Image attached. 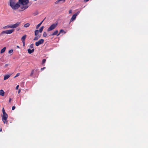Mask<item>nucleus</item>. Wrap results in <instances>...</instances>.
Masks as SVG:
<instances>
[{"label":"nucleus","instance_id":"obj_15","mask_svg":"<svg viewBox=\"0 0 148 148\" xmlns=\"http://www.w3.org/2000/svg\"><path fill=\"white\" fill-rule=\"evenodd\" d=\"M6 49V47H4L2 49H1L0 51L1 53H2L5 52Z\"/></svg>","mask_w":148,"mask_h":148},{"label":"nucleus","instance_id":"obj_34","mask_svg":"<svg viewBox=\"0 0 148 148\" xmlns=\"http://www.w3.org/2000/svg\"><path fill=\"white\" fill-rule=\"evenodd\" d=\"M45 69V67H43V68H42L41 69V71H43V70H44V69Z\"/></svg>","mask_w":148,"mask_h":148},{"label":"nucleus","instance_id":"obj_33","mask_svg":"<svg viewBox=\"0 0 148 148\" xmlns=\"http://www.w3.org/2000/svg\"><path fill=\"white\" fill-rule=\"evenodd\" d=\"M15 108V107L14 106H13L12 107V110H14Z\"/></svg>","mask_w":148,"mask_h":148},{"label":"nucleus","instance_id":"obj_14","mask_svg":"<svg viewBox=\"0 0 148 148\" xmlns=\"http://www.w3.org/2000/svg\"><path fill=\"white\" fill-rule=\"evenodd\" d=\"M4 91L2 90H0V95L2 96H3L4 95Z\"/></svg>","mask_w":148,"mask_h":148},{"label":"nucleus","instance_id":"obj_26","mask_svg":"<svg viewBox=\"0 0 148 148\" xmlns=\"http://www.w3.org/2000/svg\"><path fill=\"white\" fill-rule=\"evenodd\" d=\"M46 61V60L45 59H44L42 60V64L43 65V64L45 63Z\"/></svg>","mask_w":148,"mask_h":148},{"label":"nucleus","instance_id":"obj_19","mask_svg":"<svg viewBox=\"0 0 148 148\" xmlns=\"http://www.w3.org/2000/svg\"><path fill=\"white\" fill-rule=\"evenodd\" d=\"M44 28V27L43 26H42L40 28V29H39V32H40V33H41L42 31H43V29Z\"/></svg>","mask_w":148,"mask_h":148},{"label":"nucleus","instance_id":"obj_11","mask_svg":"<svg viewBox=\"0 0 148 148\" xmlns=\"http://www.w3.org/2000/svg\"><path fill=\"white\" fill-rule=\"evenodd\" d=\"M34 51V49H33L32 50L30 49H28L27 51L29 53L31 54Z\"/></svg>","mask_w":148,"mask_h":148},{"label":"nucleus","instance_id":"obj_30","mask_svg":"<svg viewBox=\"0 0 148 148\" xmlns=\"http://www.w3.org/2000/svg\"><path fill=\"white\" fill-rule=\"evenodd\" d=\"M34 47V44H31L30 45V47L31 48H33Z\"/></svg>","mask_w":148,"mask_h":148},{"label":"nucleus","instance_id":"obj_29","mask_svg":"<svg viewBox=\"0 0 148 148\" xmlns=\"http://www.w3.org/2000/svg\"><path fill=\"white\" fill-rule=\"evenodd\" d=\"M80 13V11H78L76 13H75V14H74L75 15H76V16H77V15H78L79 13Z\"/></svg>","mask_w":148,"mask_h":148},{"label":"nucleus","instance_id":"obj_12","mask_svg":"<svg viewBox=\"0 0 148 148\" xmlns=\"http://www.w3.org/2000/svg\"><path fill=\"white\" fill-rule=\"evenodd\" d=\"M26 37L27 35H25L23 36L21 38V40L22 41H25V40L26 39Z\"/></svg>","mask_w":148,"mask_h":148},{"label":"nucleus","instance_id":"obj_9","mask_svg":"<svg viewBox=\"0 0 148 148\" xmlns=\"http://www.w3.org/2000/svg\"><path fill=\"white\" fill-rule=\"evenodd\" d=\"M76 15H75L74 14H73L70 19V23L75 20L76 18Z\"/></svg>","mask_w":148,"mask_h":148},{"label":"nucleus","instance_id":"obj_38","mask_svg":"<svg viewBox=\"0 0 148 148\" xmlns=\"http://www.w3.org/2000/svg\"><path fill=\"white\" fill-rule=\"evenodd\" d=\"M89 0H84V1L85 2H87Z\"/></svg>","mask_w":148,"mask_h":148},{"label":"nucleus","instance_id":"obj_37","mask_svg":"<svg viewBox=\"0 0 148 148\" xmlns=\"http://www.w3.org/2000/svg\"><path fill=\"white\" fill-rule=\"evenodd\" d=\"M18 87H19V85H17V86H16V89H18Z\"/></svg>","mask_w":148,"mask_h":148},{"label":"nucleus","instance_id":"obj_8","mask_svg":"<svg viewBox=\"0 0 148 148\" xmlns=\"http://www.w3.org/2000/svg\"><path fill=\"white\" fill-rule=\"evenodd\" d=\"M33 39V40L34 41L37 40L38 39L40 38L41 36V35L40 34H38V36H36Z\"/></svg>","mask_w":148,"mask_h":148},{"label":"nucleus","instance_id":"obj_31","mask_svg":"<svg viewBox=\"0 0 148 148\" xmlns=\"http://www.w3.org/2000/svg\"><path fill=\"white\" fill-rule=\"evenodd\" d=\"M72 10H70L69 11V14H71L72 12Z\"/></svg>","mask_w":148,"mask_h":148},{"label":"nucleus","instance_id":"obj_20","mask_svg":"<svg viewBox=\"0 0 148 148\" xmlns=\"http://www.w3.org/2000/svg\"><path fill=\"white\" fill-rule=\"evenodd\" d=\"M11 28V25H8L5 26H4L3 27V29H6V28Z\"/></svg>","mask_w":148,"mask_h":148},{"label":"nucleus","instance_id":"obj_17","mask_svg":"<svg viewBox=\"0 0 148 148\" xmlns=\"http://www.w3.org/2000/svg\"><path fill=\"white\" fill-rule=\"evenodd\" d=\"M58 32L57 30H56L51 35L52 36H54L57 34Z\"/></svg>","mask_w":148,"mask_h":148},{"label":"nucleus","instance_id":"obj_2","mask_svg":"<svg viewBox=\"0 0 148 148\" xmlns=\"http://www.w3.org/2000/svg\"><path fill=\"white\" fill-rule=\"evenodd\" d=\"M10 5L13 10H16L20 6L18 3H16V0H10Z\"/></svg>","mask_w":148,"mask_h":148},{"label":"nucleus","instance_id":"obj_7","mask_svg":"<svg viewBox=\"0 0 148 148\" xmlns=\"http://www.w3.org/2000/svg\"><path fill=\"white\" fill-rule=\"evenodd\" d=\"M21 23V22H16L15 24L11 25V27L12 28H15L19 26Z\"/></svg>","mask_w":148,"mask_h":148},{"label":"nucleus","instance_id":"obj_5","mask_svg":"<svg viewBox=\"0 0 148 148\" xmlns=\"http://www.w3.org/2000/svg\"><path fill=\"white\" fill-rule=\"evenodd\" d=\"M57 24H53L47 29V31L49 32L54 29L57 26Z\"/></svg>","mask_w":148,"mask_h":148},{"label":"nucleus","instance_id":"obj_22","mask_svg":"<svg viewBox=\"0 0 148 148\" xmlns=\"http://www.w3.org/2000/svg\"><path fill=\"white\" fill-rule=\"evenodd\" d=\"M64 32V31L62 30V29H61L60 30V32H59V33L57 34V36H58L59 35V34H60V33H63V32Z\"/></svg>","mask_w":148,"mask_h":148},{"label":"nucleus","instance_id":"obj_24","mask_svg":"<svg viewBox=\"0 0 148 148\" xmlns=\"http://www.w3.org/2000/svg\"><path fill=\"white\" fill-rule=\"evenodd\" d=\"M47 36V34L46 32H44L43 33V36L44 37H46Z\"/></svg>","mask_w":148,"mask_h":148},{"label":"nucleus","instance_id":"obj_3","mask_svg":"<svg viewBox=\"0 0 148 148\" xmlns=\"http://www.w3.org/2000/svg\"><path fill=\"white\" fill-rule=\"evenodd\" d=\"M13 29H10L9 30H6L2 32L0 34V35H2L3 34H11L14 32Z\"/></svg>","mask_w":148,"mask_h":148},{"label":"nucleus","instance_id":"obj_42","mask_svg":"<svg viewBox=\"0 0 148 148\" xmlns=\"http://www.w3.org/2000/svg\"><path fill=\"white\" fill-rule=\"evenodd\" d=\"M17 47L18 48H19V47L18 46H17Z\"/></svg>","mask_w":148,"mask_h":148},{"label":"nucleus","instance_id":"obj_32","mask_svg":"<svg viewBox=\"0 0 148 148\" xmlns=\"http://www.w3.org/2000/svg\"><path fill=\"white\" fill-rule=\"evenodd\" d=\"M22 42L23 43V45L24 47L25 46V41H22Z\"/></svg>","mask_w":148,"mask_h":148},{"label":"nucleus","instance_id":"obj_23","mask_svg":"<svg viewBox=\"0 0 148 148\" xmlns=\"http://www.w3.org/2000/svg\"><path fill=\"white\" fill-rule=\"evenodd\" d=\"M2 112H3V115L7 114L5 112V110H4V108H3L2 109Z\"/></svg>","mask_w":148,"mask_h":148},{"label":"nucleus","instance_id":"obj_10","mask_svg":"<svg viewBox=\"0 0 148 148\" xmlns=\"http://www.w3.org/2000/svg\"><path fill=\"white\" fill-rule=\"evenodd\" d=\"M66 0H58L56 1L55 3V4H57L59 2H60L61 3H64Z\"/></svg>","mask_w":148,"mask_h":148},{"label":"nucleus","instance_id":"obj_16","mask_svg":"<svg viewBox=\"0 0 148 148\" xmlns=\"http://www.w3.org/2000/svg\"><path fill=\"white\" fill-rule=\"evenodd\" d=\"M39 32L38 30H36L35 31V36H37L38 35Z\"/></svg>","mask_w":148,"mask_h":148},{"label":"nucleus","instance_id":"obj_4","mask_svg":"<svg viewBox=\"0 0 148 148\" xmlns=\"http://www.w3.org/2000/svg\"><path fill=\"white\" fill-rule=\"evenodd\" d=\"M8 116L7 114H3L2 116V120L4 123H7L8 122L7 119Z\"/></svg>","mask_w":148,"mask_h":148},{"label":"nucleus","instance_id":"obj_39","mask_svg":"<svg viewBox=\"0 0 148 148\" xmlns=\"http://www.w3.org/2000/svg\"><path fill=\"white\" fill-rule=\"evenodd\" d=\"M2 131V129L1 128V129L0 130V132H1Z\"/></svg>","mask_w":148,"mask_h":148},{"label":"nucleus","instance_id":"obj_1","mask_svg":"<svg viewBox=\"0 0 148 148\" xmlns=\"http://www.w3.org/2000/svg\"><path fill=\"white\" fill-rule=\"evenodd\" d=\"M18 3L20 5V7L22 10L27 8L29 6L28 5V0H18Z\"/></svg>","mask_w":148,"mask_h":148},{"label":"nucleus","instance_id":"obj_13","mask_svg":"<svg viewBox=\"0 0 148 148\" xmlns=\"http://www.w3.org/2000/svg\"><path fill=\"white\" fill-rule=\"evenodd\" d=\"M10 77V75H6L4 76V80H5L8 79Z\"/></svg>","mask_w":148,"mask_h":148},{"label":"nucleus","instance_id":"obj_36","mask_svg":"<svg viewBox=\"0 0 148 148\" xmlns=\"http://www.w3.org/2000/svg\"><path fill=\"white\" fill-rule=\"evenodd\" d=\"M11 98H10L9 99V102H11Z\"/></svg>","mask_w":148,"mask_h":148},{"label":"nucleus","instance_id":"obj_28","mask_svg":"<svg viewBox=\"0 0 148 148\" xmlns=\"http://www.w3.org/2000/svg\"><path fill=\"white\" fill-rule=\"evenodd\" d=\"M20 75V73H17L16 75L14 77V78H16L18 76Z\"/></svg>","mask_w":148,"mask_h":148},{"label":"nucleus","instance_id":"obj_40","mask_svg":"<svg viewBox=\"0 0 148 148\" xmlns=\"http://www.w3.org/2000/svg\"><path fill=\"white\" fill-rule=\"evenodd\" d=\"M20 90H19L18 91V93H20Z\"/></svg>","mask_w":148,"mask_h":148},{"label":"nucleus","instance_id":"obj_21","mask_svg":"<svg viewBox=\"0 0 148 148\" xmlns=\"http://www.w3.org/2000/svg\"><path fill=\"white\" fill-rule=\"evenodd\" d=\"M29 23H27L25 24V25H24V27L26 28L27 27L29 26Z\"/></svg>","mask_w":148,"mask_h":148},{"label":"nucleus","instance_id":"obj_27","mask_svg":"<svg viewBox=\"0 0 148 148\" xmlns=\"http://www.w3.org/2000/svg\"><path fill=\"white\" fill-rule=\"evenodd\" d=\"M13 49H11L10 50L8 51V53H10V54L12 53L13 52Z\"/></svg>","mask_w":148,"mask_h":148},{"label":"nucleus","instance_id":"obj_41","mask_svg":"<svg viewBox=\"0 0 148 148\" xmlns=\"http://www.w3.org/2000/svg\"><path fill=\"white\" fill-rule=\"evenodd\" d=\"M37 14H34V16L36 15H37Z\"/></svg>","mask_w":148,"mask_h":148},{"label":"nucleus","instance_id":"obj_35","mask_svg":"<svg viewBox=\"0 0 148 148\" xmlns=\"http://www.w3.org/2000/svg\"><path fill=\"white\" fill-rule=\"evenodd\" d=\"M8 66V64H6L5 65V67H7Z\"/></svg>","mask_w":148,"mask_h":148},{"label":"nucleus","instance_id":"obj_6","mask_svg":"<svg viewBox=\"0 0 148 148\" xmlns=\"http://www.w3.org/2000/svg\"><path fill=\"white\" fill-rule=\"evenodd\" d=\"M44 42V40L42 39H41L38 41L36 42L35 44L36 46H38L40 45L43 44Z\"/></svg>","mask_w":148,"mask_h":148},{"label":"nucleus","instance_id":"obj_25","mask_svg":"<svg viewBox=\"0 0 148 148\" xmlns=\"http://www.w3.org/2000/svg\"><path fill=\"white\" fill-rule=\"evenodd\" d=\"M34 70H32L31 72V73L30 75V76L32 77L33 76L34 74Z\"/></svg>","mask_w":148,"mask_h":148},{"label":"nucleus","instance_id":"obj_18","mask_svg":"<svg viewBox=\"0 0 148 148\" xmlns=\"http://www.w3.org/2000/svg\"><path fill=\"white\" fill-rule=\"evenodd\" d=\"M43 20L41 21L40 23L38 24L36 26V28L38 29V27L41 25L42 22H43Z\"/></svg>","mask_w":148,"mask_h":148}]
</instances>
